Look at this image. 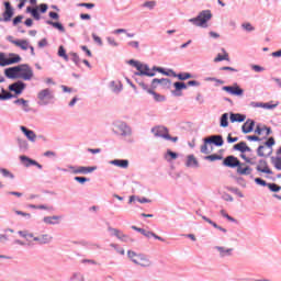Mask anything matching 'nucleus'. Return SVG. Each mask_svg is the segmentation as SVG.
Listing matches in <instances>:
<instances>
[{
	"instance_id": "nucleus-1",
	"label": "nucleus",
	"mask_w": 281,
	"mask_h": 281,
	"mask_svg": "<svg viewBox=\"0 0 281 281\" xmlns=\"http://www.w3.org/2000/svg\"><path fill=\"white\" fill-rule=\"evenodd\" d=\"M127 258L133 265L140 267L142 269H150V267H153V260H150V257L144 252L127 250Z\"/></svg>"
},
{
	"instance_id": "nucleus-2",
	"label": "nucleus",
	"mask_w": 281,
	"mask_h": 281,
	"mask_svg": "<svg viewBox=\"0 0 281 281\" xmlns=\"http://www.w3.org/2000/svg\"><path fill=\"white\" fill-rule=\"evenodd\" d=\"M114 127L116 130V135L122 137L127 144H135V139L133 138V127H131V125L124 121H117L114 123Z\"/></svg>"
},
{
	"instance_id": "nucleus-3",
	"label": "nucleus",
	"mask_w": 281,
	"mask_h": 281,
	"mask_svg": "<svg viewBox=\"0 0 281 281\" xmlns=\"http://www.w3.org/2000/svg\"><path fill=\"white\" fill-rule=\"evenodd\" d=\"M210 21H212V11L204 10L198 14L196 18L189 19V23L195 25V27L207 29L210 27Z\"/></svg>"
},
{
	"instance_id": "nucleus-4",
	"label": "nucleus",
	"mask_w": 281,
	"mask_h": 281,
	"mask_svg": "<svg viewBox=\"0 0 281 281\" xmlns=\"http://www.w3.org/2000/svg\"><path fill=\"white\" fill-rule=\"evenodd\" d=\"M54 100H56V95L54 94V90L49 88H44L37 92L38 106H48V104L54 103Z\"/></svg>"
},
{
	"instance_id": "nucleus-5",
	"label": "nucleus",
	"mask_w": 281,
	"mask_h": 281,
	"mask_svg": "<svg viewBox=\"0 0 281 281\" xmlns=\"http://www.w3.org/2000/svg\"><path fill=\"white\" fill-rule=\"evenodd\" d=\"M204 144L201 146V153L203 155H210V153H212V150H210L207 148L209 145H214V146H223V144H225V140H223V136L222 135H211L209 137H205L203 139Z\"/></svg>"
},
{
	"instance_id": "nucleus-6",
	"label": "nucleus",
	"mask_w": 281,
	"mask_h": 281,
	"mask_svg": "<svg viewBox=\"0 0 281 281\" xmlns=\"http://www.w3.org/2000/svg\"><path fill=\"white\" fill-rule=\"evenodd\" d=\"M16 63H21V56L18 54H9L0 53V67H8V65H16Z\"/></svg>"
},
{
	"instance_id": "nucleus-7",
	"label": "nucleus",
	"mask_w": 281,
	"mask_h": 281,
	"mask_svg": "<svg viewBox=\"0 0 281 281\" xmlns=\"http://www.w3.org/2000/svg\"><path fill=\"white\" fill-rule=\"evenodd\" d=\"M4 75L11 80H30L34 78V72L32 71H4Z\"/></svg>"
},
{
	"instance_id": "nucleus-8",
	"label": "nucleus",
	"mask_w": 281,
	"mask_h": 281,
	"mask_svg": "<svg viewBox=\"0 0 281 281\" xmlns=\"http://www.w3.org/2000/svg\"><path fill=\"white\" fill-rule=\"evenodd\" d=\"M273 146H276V138L269 137L268 140L257 148L258 157H265V151L268 150V155H273Z\"/></svg>"
},
{
	"instance_id": "nucleus-9",
	"label": "nucleus",
	"mask_w": 281,
	"mask_h": 281,
	"mask_svg": "<svg viewBox=\"0 0 281 281\" xmlns=\"http://www.w3.org/2000/svg\"><path fill=\"white\" fill-rule=\"evenodd\" d=\"M130 67H133L137 71H150V66L148 64L137 60V59H130L126 61Z\"/></svg>"
},
{
	"instance_id": "nucleus-10",
	"label": "nucleus",
	"mask_w": 281,
	"mask_h": 281,
	"mask_svg": "<svg viewBox=\"0 0 281 281\" xmlns=\"http://www.w3.org/2000/svg\"><path fill=\"white\" fill-rule=\"evenodd\" d=\"M110 91L114 93V95H120L121 91H124V85L120 79H113L108 85Z\"/></svg>"
},
{
	"instance_id": "nucleus-11",
	"label": "nucleus",
	"mask_w": 281,
	"mask_h": 281,
	"mask_svg": "<svg viewBox=\"0 0 281 281\" xmlns=\"http://www.w3.org/2000/svg\"><path fill=\"white\" fill-rule=\"evenodd\" d=\"M7 41L12 43V45H15V47H20L23 52L30 49V42L27 40H14V37L10 35L7 37Z\"/></svg>"
},
{
	"instance_id": "nucleus-12",
	"label": "nucleus",
	"mask_w": 281,
	"mask_h": 281,
	"mask_svg": "<svg viewBox=\"0 0 281 281\" xmlns=\"http://www.w3.org/2000/svg\"><path fill=\"white\" fill-rule=\"evenodd\" d=\"M151 133L155 137H161L162 139H170V134L166 126H155L151 128Z\"/></svg>"
},
{
	"instance_id": "nucleus-13",
	"label": "nucleus",
	"mask_w": 281,
	"mask_h": 281,
	"mask_svg": "<svg viewBox=\"0 0 281 281\" xmlns=\"http://www.w3.org/2000/svg\"><path fill=\"white\" fill-rule=\"evenodd\" d=\"M20 161L23 164V166H25V168H30V166H36L38 170H43V165L27 156H20Z\"/></svg>"
},
{
	"instance_id": "nucleus-14",
	"label": "nucleus",
	"mask_w": 281,
	"mask_h": 281,
	"mask_svg": "<svg viewBox=\"0 0 281 281\" xmlns=\"http://www.w3.org/2000/svg\"><path fill=\"white\" fill-rule=\"evenodd\" d=\"M214 249L217 250L220 258H229V256L234 255V248H227L225 246H215Z\"/></svg>"
},
{
	"instance_id": "nucleus-15",
	"label": "nucleus",
	"mask_w": 281,
	"mask_h": 281,
	"mask_svg": "<svg viewBox=\"0 0 281 281\" xmlns=\"http://www.w3.org/2000/svg\"><path fill=\"white\" fill-rule=\"evenodd\" d=\"M9 91H13L15 95H21L25 91V83L23 81H16L9 86Z\"/></svg>"
},
{
	"instance_id": "nucleus-16",
	"label": "nucleus",
	"mask_w": 281,
	"mask_h": 281,
	"mask_svg": "<svg viewBox=\"0 0 281 281\" xmlns=\"http://www.w3.org/2000/svg\"><path fill=\"white\" fill-rule=\"evenodd\" d=\"M223 91H227V93H231V95H243L245 93V90L243 88L238 87V85L235 86H224Z\"/></svg>"
},
{
	"instance_id": "nucleus-17",
	"label": "nucleus",
	"mask_w": 281,
	"mask_h": 281,
	"mask_svg": "<svg viewBox=\"0 0 281 281\" xmlns=\"http://www.w3.org/2000/svg\"><path fill=\"white\" fill-rule=\"evenodd\" d=\"M164 76H169L172 78H178L179 80H188L189 78H192V75L190 72H179L176 71H161Z\"/></svg>"
},
{
	"instance_id": "nucleus-18",
	"label": "nucleus",
	"mask_w": 281,
	"mask_h": 281,
	"mask_svg": "<svg viewBox=\"0 0 281 281\" xmlns=\"http://www.w3.org/2000/svg\"><path fill=\"white\" fill-rule=\"evenodd\" d=\"M223 166L227 168H238L240 166V160H238L235 156H227L223 160Z\"/></svg>"
},
{
	"instance_id": "nucleus-19",
	"label": "nucleus",
	"mask_w": 281,
	"mask_h": 281,
	"mask_svg": "<svg viewBox=\"0 0 281 281\" xmlns=\"http://www.w3.org/2000/svg\"><path fill=\"white\" fill-rule=\"evenodd\" d=\"M257 172H263L265 175H273V171L269 169V164L265 159H260L256 167Z\"/></svg>"
},
{
	"instance_id": "nucleus-20",
	"label": "nucleus",
	"mask_w": 281,
	"mask_h": 281,
	"mask_svg": "<svg viewBox=\"0 0 281 281\" xmlns=\"http://www.w3.org/2000/svg\"><path fill=\"white\" fill-rule=\"evenodd\" d=\"M110 166H115L116 168H121L122 170H127L131 162L128 159H113L109 161Z\"/></svg>"
},
{
	"instance_id": "nucleus-21",
	"label": "nucleus",
	"mask_w": 281,
	"mask_h": 281,
	"mask_svg": "<svg viewBox=\"0 0 281 281\" xmlns=\"http://www.w3.org/2000/svg\"><path fill=\"white\" fill-rule=\"evenodd\" d=\"M173 87H175V90H172L171 93L177 98L183 95V93L181 92L183 91V89H188V85H186V82H182V81L173 82Z\"/></svg>"
},
{
	"instance_id": "nucleus-22",
	"label": "nucleus",
	"mask_w": 281,
	"mask_h": 281,
	"mask_svg": "<svg viewBox=\"0 0 281 281\" xmlns=\"http://www.w3.org/2000/svg\"><path fill=\"white\" fill-rule=\"evenodd\" d=\"M5 11L3 12V21L4 23H8L12 20V16H14V9H12V5H10V2L4 3Z\"/></svg>"
},
{
	"instance_id": "nucleus-23",
	"label": "nucleus",
	"mask_w": 281,
	"mask_h": 281,
	"mask_svg": "<svg viewBox=\"0 0 281 281\" xmlns=\"http://www.w3.org/2000/svg\"><path fill=\"white\" fill-rule=\"evenodd\" d=\"M20 131H22L23 135L29 139V142H32L34 144L36 142V133L34 131L25 127V126H20Z\"/></svg>"
},
{
	"instance_id": "nucleus-24",
	"label": "nucleus",
	"mask_w": 281,
	"mask_h": 281,
	"mask_svg": "<svg viewBox=\"0 0 281 281\" xmlns=\"http://www.w3.org/2000/svg\"><path fill=\"white\" fill-rule=\"evenodd\" d=\"M254 169L251 167L247 166L245 162H239V166L237 167V175L241 176H249L251 175Z\"/></svg>"
},
{
	"instance_id": "nucleus-25",
	"label": "nucleus",
	"mask_w": 281,
	"mask_h": 281,
	"mask_svg": "<svg viewBox=\"0 0 281 281\" xmlns=\"http://www.w3.org/2000/svg\"><path fill=\"white\" fill-rule=\"evenodd\" d=\"M254 126H256V122L251 119H248L241 126V131L245 135H247V133H251V131H254Z\"/></svg>"
},
{
	"instance_id": "nucleus-26",
	"label": "nucleus",
	"mask_w": 281,
	"mask_h": 281,
	"mask_svg": "<svg viewBox=\"0 0 281 281\" xmlns=\"http://www.w3.org/2000/svg\"><path fill=\"white\" fill-rule=\"evenodd\" d=\"M16 144H18L21 153H27V150H30V143H27V140L25 138L18 137Z\"/></svg>"
},
{
	"instance_id": "nucleus-27",
	"label": "nucleus",
	"mask_w": 281,
	"mask_h": 281,
	"mask_svg": "<svg viewBox=\"0 0 281 281\" xmlns=\"http://www.w3.org/2000/svg\"><path fill=\"white\" fill-rule=\"evenodd\" d=\"M98 170V167H85V166H78L77 175H91V172H95Z\"/></svg>"
},
{
	"instance_id": "nucleus-28",
	"label": "nucleus",
	"mask_w": 281,
	"mask_h": 281,
	"mask_svg": "<svg viewBox=\"0 0 281 281\" xmlns=\"http://www.w3.org/2000/svg\"><path fill=\"white\" fill-rule=\"evenodd\" d=\"M186 166L187 168H199V160L194 155H189L187 156Z\"/></svg>"
},
{
	"instance_id": "nucleus-29",
	"label": "nucleus",
	"mask_w": 281,
	"mask_h": 281,
	"mask_svg": "<svg viewBox=\"0 0 281 281\" xmlns=\"http://www.w3.org/2000/svg\"><path fill=\"white\" fill-rule=\"evenodd\" d=\"M43 223H45L46 225H58V223H60V216L58 215L45 216L43 218Z\"/></svg>"
},
{
	"instance_id": "nucleus-30",
	"label": "nucleus",
	"mask_w": 281,
	"mask_h": 281,
	"mask_svg": "<svg viewBox=\"0 0 281 281\" xmlns=\"http://www.w3.org/2000/svg\"><path fill=\"white\" fill-rule=\"evenodd\" d=\"M234 150H238L239 153H251V148L247 146V143L245 142L234 145Z\"/></svg>"
},
{
	"instance_id": "nucleus-31",
	"label": "nucleus",
	"mask_w": 281,
	"mask_h": 281,
	"mask_svg": "<svg viewBox=\"0 0 281 281\" xmlns=\"http://www.w3.org/2000/svg\"><path fill=\"white\" fill-rule=\"evenodd\" d=\"M247 120V116L245 114L240 113H231V122L234 124L235 122H245Z\"/></svg>"
},
{
	"instance_id": "nucleus-32",
	"label": "nucleus",
	"mask_w": 281,
	"mask_h": 281,
	"mask_svg": "<svg viewBox=\"0 0 281 281\" xmlns=\"http://www.w3.org/2000/svg\"><path fill=\"white\" fill-rule=\"evenodd\" d=\"M222 60H229V54H227V50L224 48H222V53H218L214 58V63H221Z\"/></svg>"
},
{
	"instance_id": "nucleus-33",
	"label": "nucleus",
	"mask_w": 281,
	"mask_h": 281,
	"mask_svg": "<svg viewBox=\"0 0 281 281\" xmlns=\"http://www.w3.org/2000/svg\"><path fill=\"white\" fill-rule=\"evenodd\" d=\"M26 12L31 14L33 19H35V21H41V14L38 13L37 7L36 8L27 7Z\"/></svg>"
},
{
	"instance_id": "nucleus-34",
	"label": "nucleus",
	"mask_w": 281,
	"mask_h": 281,
	"mask_svg": "<svg viewBox=\"0 0 281 281\" xmlns=\"http://www.w3.org/2000/svg\"><path fill=\"white\" fill-rule=\"evenodd\" d=\"M5 71H32V69L30 68V66L23 64L20 66L7 68Z\"/></svg>"
},
{
	"instance_id": "nucleus-35",
	"label": "nucleus",
	"mask_w": 281,
	"mask_h": 281,
	"mask_svg": "<svg viewBox=\"0 0 281 281\" xmlns=\"http://www.w3.org/2000/svg\"><path fill=\"white\" fill-rule=\"evenodd\" d=\"M220 126L222 128H227V126H229V114L228 113L222 114V116L220 117Z\"/></svg>"
},
{
	"instance_id": "nucleus-36",
	"label": "nucleus",
	"mask_w": 281,
	"mask_h": 281,
	"mask_svg": "<svg viewBox=\"0 0 281 281\" xmlns=\"http://www.w3.org/2000/svg\"><path fill=\"white\" fill-rule=\"evenodd\" d=\"M151 85L153 87H157V85H161L162 87H168V85H170V80L166 78H161V79L155 78L153 79Z\"/></svg>"
},
{
	"instance_id": "nucleus-37",
	"label": "nucleus",
	"mask_w": 281,
	"mask_h": 281,
	"mask_svg": "<svg viewBox=\"0 0 281 281\" xmlns=\"http://www.w3.org/2000/svg\"><path fill=\"white\" fill-rule=\"evenodd\" d=\"M54 240V237L49 234L40 235L41 245H49Z\"/></svg>"
},
{
	"instance_id": "nucleus-38",
	"label": "nucleus",
	"mask_w": 281,
	"mask_h": 281,
	"mask_svg": "<svg viewBox=\"0 0 281 281\" xmlns=\"http://www.w3.org/2000/svg\"><path fill=\"white\" fill-rule=\"evenodd\" d=\"M47 25H52L53 27H55V30H58L59 32H61L63 34H65V26H63V24L60 22H54L52 20L46 21Z\"/></svg>"
},
{
	"instance_id": "nucleus-39",
	"label": "nucleus",
	"mask_w": 281,
	"mask_h": 281,
	"mask_svg": "<svg viewBox=\"0 0 281 281\" xmlns=\"http://www.w3.org/2000/svg\"><path fill=\"white\" fill-rule=\"evenodd\" d=\"M178 158H179V154H177L170 149H168L167 153L165 154L166 161H172Z\"/></svg>"
},
{
	"instance_id": "nucleus-40",
	"label": "nucleus",
	"mask_w": 281,
	"mask_h": 281,
	"mask_svg": "<svg viewBox=\"0 0 281 281\" xmlns=\"http://www.w3.org/2000/svg\"><path fill=\"white\" fill-rule=\"evenodd\" d=\"M135 76L137 78H153V77H155V72H151V71H136Z\"/></svg>"
},
{
	"instance_id": "nucleus-41",
	"label": "nucleus",
	"mask_w": 281,
	"mask_h": 281,
	"mask_svg": "<svg viewBox=\"0 0 281 281\" xmlns=\"http://www.w3.org/2000/svg\"><path fill=\"white\" fill-rule=\"evenodd\" d=\"M134 201H138V203H150V200H148L146 198H139L137 195L130 196L128 203H133Z\"/></svg>"
},
{
	"instance_id": "nucleus-42",
	"label": "nucleus",
	"mask_w": 281,
	"mask_h": 281,
	"mask_svg": "<svg viewBox=\"0 0 281 281\" xmlns=\"http://www.w3.org/2000/svg\"><path fill=\"white\" fill-rule=\"evenodd\" d=\"M108 231L111 233V236H115L119 240L122 238L124 234L122 231L113 227H109Z\"/></svg>"
},
{
	"instance_id": "nucleus-43",
	"label": "nucleus",
	"mask_w": 281,
	"mask_h": 281,
	"mask_svg": "<svg viewBox=\"0 0 281 281\" xmlns=\"http://www.w3.org/2000/svg\"><path fill=\"white\" fill-rule=\"evenodd\" d=\"M144 236H145V238H151L153 237L156 240H160V243H165V240H166L162 237L158 236L157 234H155V233H153L150 231H147Z\"/></svg>"
},
{
	"instance_id": "nucleus-44",
	"label": "nucleus",
	"mask_w": 281,
	"mask_h": 281,
	"mask_svg": "<svg viewBox=\"0 0 281 281\" xmlns=\"http://www.w3.org/2000/svg\"><path fill=\"white\" fill-rule=\"evenodd\" d=\"M148 93H149L150 95H154V100H155L156 102H164V100H166V97H164V95H161V94L155 92L154 90H148Z\"/></svg>"
},
{
	"instance_id": "nucleus-45",
	"label": "nucleus",
	"mask_w": 281,
	"mask_h": 281,
	"mask_svg": "<svg viewBox=\"0 0 281 281\" xmlns=\"http://www.w3.org/2000/svg\"><path fill=\"white\" fill-rule=\"evenodd\" d=\"M241 29L245 31V32H256V27L249 23V22H244L241 24Z\"/></svg>"
},
{
	"instance_id": "nucleus-46",
	"label": "nucleus",
	"mask_w": 281,
	"mask_h": 281,
	"mask_svg": "<svg viewBox=\"0 0 281 281\" xmlns=\"http://www.w3.org/2000/svg\"><path fill=\"white\" fill-rule=\"evenodd\" d=\"M69 281H85V274H82L80 272H75L70 277Z\"/></svg>"
},
{
	"instance_id": "nucleus-47",
	"label": "nucleus",
	"mask_w": 281,
	"mask_h": 281,
	"mask_svg": "<svg viewBox=\"0 0 281 281\" xmlns=\"http://www.w3.org/2000/svg\"><path fill=\"white\" fill-rule=\"evenodd\" d=\"M58 56L64 58V60L69 61V55H67V50H65V47L63 46H59Z\"/></svg>"
},
{
	"instance_id": "nucleus-48",
	"label": "nucleus",
	"mask_w": 281,
	"mask_h": 281,
	"mask_svg": "<svg viewBox=\"0 0 281 281\" xmlns=\"http://www.w3.org/2000/svg\"><path fill=\"white\" fill-rule=\"evenodd\" d=\"M13 103L22 105L24 111H27V106H30L29 101L25 99H16Z\"/></svg>"
},
{
	"instance_id": "nucleus-49",
	"label": "nucleus",
	"mask_w": 281,
	"mask_h": 281,
	"mask_svg": "<svg viewBox=\"0 0 281 281\" xmlns=\"http://www.w3.org/2000/svg\"><path fill=\"white\" fill-rule=\"evenodd\" d=\"M0 173L2 177H4V179H14V176L10 172V170L5 168H0Z\"/></svg>"
},
{
	"instance_id": "nucleus-50",
	"label": "nucleus",
	"mask_w": 281,
	"mask_h": 281,
	"mask_svg": "<svg viewBox=\"0 0 281 281\" xmlns=\"http://www.w3.org/2000/svg\"><path fill=\"white\" fill-rule=\"evenodd\" d=\"M12 98H14V94L2 89V93L0 94V100H12Z\"/></svg>"
},
{
	"instance_id": "nucleus-51",
	"label": "nucleus",
	"mask_w": 281,
	"mask_h": 281,
	"mask_svg": "<svg viewBox=\"0 0 281 281\" xmlns=\"http://www.w3.org/2000/svg\"><path fill=\"white\" fill-rule=\"evenodd\" d=\"M204 159H206L207 161H221V159H223V156L213 154L210 156H205Z\"/></svg>"
},
{
	"instance_id": "nucleus-52",
	"label": "nucleus",
	"mask_w": 281,
	"mask_h": 281,
	"mask_svg": "<svg viewBox=\"0 0 281 281\" xmlns=\"http://www.w3.org/2000/svg\"><path fill=\"white\" fill-rule=\"evenodd\" d=\"M157 5V1L151 0V1H146L143 3V8H147L148 10H155V7Z\"/></svg>"
},
{
	"instance_id": "nucleus-53",
	"label": "nucleus",
	"mask_w": 281,
	"mask_h": 281,
	"mask_svg": "<svg viewBox=\"0 0 281 281\" xmlns=\"http://www.w3.org/2000/svg\"><path fill=\"white\" fill-rule=\"evenodd\" d=\"M110 247L115 249L116 254H120L121 256H124L126 254L124 248H120V246L117 244H110Z\"/></svg>"
},
{
	"instance_id": "nucleus-54",
	"label": "nucleus",
	"mask_w": 281,
	"mask_h": 281,
	"mask_svg": "<svg viewBox=\"0 0 281 281\" xmlns=\"http://www.w3.org/2000/svg\"><path fill=\"white\" fill-rule=\"evenodd\" d=\"M68 58L75 63V65H78L80 63V57L76 53H69Z\"/></svg>"
},
{
	"instance_id": "nucleus-55",
	"label": "nucleus",
	"mask_w": 281,
	"mask_h": 281,
	"mask_svg": "<svg viewBox=\"0 0 281 281\" xmlns=\"http://www.w3.org/2000/svg\"><path fill=\"white\" fill-rule=\"evenodd\" d=\"M18 216H23L24 218H26L27 221H30V218H32V214L30 213H25L23 211H18V210H14L13 211Z\"/></svg>"
},
{
	"instance_id": "nucleus-56",
	"label": "nucleus",
	"mask_w": 281,
	"mask_h": 281,
	"mask_svg": "<svg viewBox=\"0 0 281 281\" xmlns=\"http://www.w3.org/2000/svg\"><path fill=\"white\" fill-rule=\"evenodd\" d=\"M75 181H77V183H80L81 186H85V183L89 182L90 179L87 177H75Z\"/></svg>"
},
{
	"instance_id": "nucleus-57",
	"label": "nucleus",
	"mask_w": 281,
	"mask_h": 281,
	"mask_svg": "<svg viewBox=\"0 0 281 281\" xmlns=\"http://www.w3.org/2000/svg\"><path fill=\"white\" fill-rule=\"evenodd\" d=\"M106 41H108V45H110L111 47H120V43H117L115 38L106 37Z\"/></svg>"
},
{
	"instance_id": "nucleus-58",
	"label": "nucleus",
	"mask_w": 281,
	"mask_h": 281,
	"mask_svg": "<svg viewBox=\"0 0 281 281\" xmlns=\"http://www.w3.org/2000/svg\"><path fill=\"white\" fill-rule=\"evenodd\" d=\"M221 215L224 218H227V221H229L231 223H236V218L232 217L229 214H227V212H225V210L221 211Z\"/></svg>"
},
{
	"instance_id": "nucleus-59",
	"label": "nucleus",
	"mask_w": 281,
	"mask_h": 281,
	"mask_svg": "<svg viewBox=\"0 0 281 281\" xmlns=\"http://www.w3.org/2000/svg\"><path fill=\"white\" fill-rule=\"evenodd\" d=\"M268 188L271 192H280L281 187L276 183H268Z\"/></svg>"
},
{
	"instance_id": "nucleus-60",
	"label": "nucleus",
	"mask_w": 281,
	"mask_h": 281,
	"mask_svg": "<svg viewBox=\"0 0 281 281\" xmlns=\"http://www.w3.org/2000/svg\"><path fill=\"white\" fill-rule=\"evenodd\" d=\"M278 108V103L271 104V103H262L261 109H267L268 111H271L273 109Z\"/></svg>"
},
{
	"instance_id": "nucleus-61",
	"label": "nucleus",
	"mask_w": 281,
	"mask_h": 281,
	"mask_svg": "<svg viewBox=\"0 0 281 281\" xmlns=\"http://www.w3.org/2000/svg\"><path fill=\"white\" fill-rule=\"evenodd\" d=\"M48 8H49V7H48L46 3H42V4H40V5L37 7V10H40V12H41L42 14H45V12H47Z\"/></svg>"
},
{
	"instance_id": "nucleus-62",
	"label": "nucleus",
	"mask_w": 281,
	"mask_h": 281,
	"mask_svg": "<svg viewBox=\"0 0 281 281\" xmlns=\"http://www.w3.org/2000/svg\"><path fill=\"white\" fill-rule=\"evenodd\" d=\"M255 183H257V186H262L263 188L267 187L268 188V184L267 181H265L263 179L261 178H256L255 179Z\"/></svg>"
},
{
	"instance_id": "nucleus-63",
	"label": "nucleus",
	"mask_w": 281,
	"mask_h": 281,
	"mask_svg": "<svg viewBox=\"0 0 281 281\" xmlns=\"http://www.w3.org/2000/svg\"><path fill=\"white\" fill-rule=\"evenodd\" d=\"M67 168L68 170H70L71 175H78V167L74 165H68Z\"/></svg>"
},
{
	"instance_id": "nucleus-64",
	"label": "nucleus",
	"mask_w": 281,
	"mask_h": 281,
	"mask_svg": "<svg viewBox=\"0 0 281 281\" xmlns=\"http://www.w3.org/2000/svg\"><path fill=\"white\" fill-rule=\"evenodd\" d=\"M92 38H93L94 43H98V45H102V38L100 36L95 35L93 33Z\"/></svg>"
}]
</instances>
